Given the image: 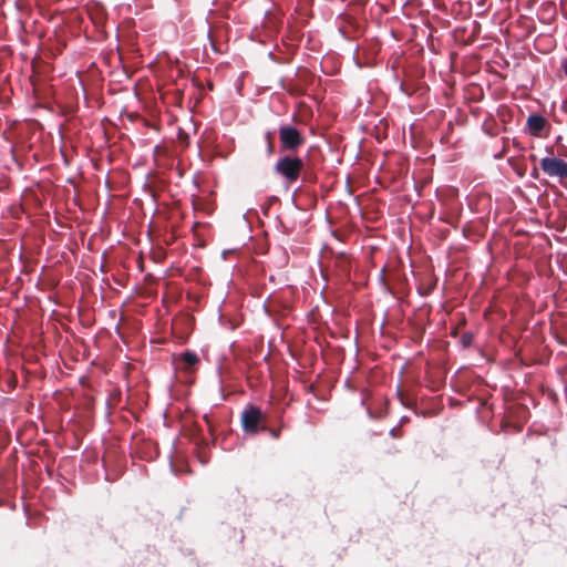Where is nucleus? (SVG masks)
I'll return each instance as SVG.
<instances>
[{
	"instance_id": "obj_2",
	"label": "nucleus",
	"mask_w": 567,
	"mask_h": 567,
	"mask_svg": "<svg viewBox=\"0 0 567 567\" xmlns=\"http://www.w3.org/2000/svg\"><path fill=\"white\" fill-rule=\"evenodd\" d=\"M303 168V161L297 156H282L276 165L275 171L281 175L287 182H296Z\"/></svg>"
},
{
	"instance_id": "obj_6",
	"label": "nucleus",
	"mask_w": 567,
	"mask_h": 567,
	"mask_svg": "<svg viewBox=\"0 0 567 567\" xmlns=\"http://www.w3.org/2000/svg\"><path fill=\"white\" fill-rule=\"evenodd\" d=\"M179 362L183 369H190L198 363V357L195 353L187 351L181 355Z\"/></svg>"
},
{
	"instance_id": "obj_8",
	"label": "nucleus",
	"mask_w": 567,
	"mask_h": 567,
	"mask_svg": "<svg viewBox=\"0 0 567 567\" xmlns=\"http://www.w3.org/2000/svg\"><path fill=\"white\" fill-rule=\"evenodd\" d=\"M560 71L567 76V58H564L560 62Z\"/></svg>"
},
{
	"instance_id": "obj_3",
	"label": "nucleus",
	"mask_w": 567,
	"mask_h": 567,
	"mask_svg": "<svg viewBox=\"0 0 567 567\" xmlns=\"http://www.w3.org/2000/svg\"><path fill=\"white\" fill-rule=\"evenodd\" d=\"M262 420L264 415L260 409L254 405H248L241 413L243 430L246 433L256 434L264 429L261 425Z\"/></svg>"
},
{
	"instance_id": "obj_4",
	"label": "nucleus",
	"mask_w": 567,
	"mask_h": 567,
	"mask_svg": "<svg viewBox=\"0 0 567 567\" xmlns=\"http://www.w3.org/2000/svg\"><path fill=\"white\" fill-rule=\"evenodd\" d=\"M540 168L549 177H557L559 181L567 179V162L558 157H544L540 159Z\"/></svg>"
},
{
	"instance_id": "obj_7",
	"label": "nucleus",
	"mask_w": 567,
	"mask_h": 567,
	"mask_svg": "<svg viewBox=\"0 0 567 567\" xmlns=\"http://www.w3.org/2000/svg\"><path fill=\"white\" fill-rule=\"evenodd\" d=\"M266 140H267V143H268V146H267V150H268V154H272L274 152V145H272V141H271V133L268 132L266 133Z\"/></svg>"
},
{
	"instance_id": "obj_1",
	"label": "nucleus",
	"mask_w": 567,
	"mask_h": 567,
	"mask_svg": "<svg viewBox=\"0 0 567 567\" xmlns=\"http://www.w3.org/2000/svg\"><path fill=\"white\" fill-rule=\"evenodd\" d=\"M278 136L281 152H292L302 146L306 142L302 133L293 125L282 124L279 126Z\"/></svg>"
},
{
	"instance_id": "obj_5",
	"label": "nucleus",
	"mask_w": 567,
	"mask_h": 567,
	"mask_svg": "<svg viewBox=\"0 0 567 567\" xmlns=\"http://www.w3.org/2000/svg\"><path fill=\"white\" fill-rule=\"evenodd\" d=\"M547 124V120L544 116L530 114L526 122L527 133L534 137H540Z\"/></svg>"
}]
</instances>
